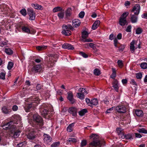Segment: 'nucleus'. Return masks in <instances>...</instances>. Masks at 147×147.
Wrapping results in <instances>:
<instances>
[{"mask_svg": "<svg viewBox=\"0 0 147 147\" xmlns=\"http://www.w3.org/2000/svg\"><path fill=\"white\" fill-rule=\"evenodd\" d=\"M87 144V141L86 140H82L80 144L81 146L82 147L84 146Z\"/></svg>", "mask_w": 147, "mask_h": 147, "instance_id": "nucleus-44", "label": "nucleus"}, {"mask_svg": "<svg viewBox=\"0 0 147 147\" xmlns=\"http://www.w3.org/2000/svg\"><path fill=\"white\" fill-rule=\"evenodd\" d=\"M5 73L1 72L0 74V79L4 80L5 79Z\"/></svg>", "mask_w": 147, "mask_h": 147, "instance_id": "nucleus-55", "label": "nucleus"}, {"mask_svg": "<svg viewBox=\"0 0 147 147\" xmlns=\"http://www.w3.org/2000/svg\"><path fill=\"white\" fill-rule=\"evenodd\" d=\"M68 141L70 143H75L77 142V140L76 138H69Z\"/></svg>", "mask_w": 147, "mask_h": 147, "instance_id": "nucleus-40", "label": "nucleus"}, {"mask_svg": "<svg viewBox=\"0 0 147 147\" xmlns=\"http://www.w3.org/2000/svg\"><path fill=\"white\" fill-rule=\"evenodd\" d=\"M32 6L34 7L36 9L42 10L43 9L42 7L37 4H32Z\"/></svg>", "mask_w": 147, "mask_h": 147, "instance_id": "nucleus-34", "label": "nucleus"}, {"mask_svg": "<svg viewBox=\"0 0 147 147\" xmlns=\"http://www.w3.org/2000/svg\"><path fill=\"white\" fill-rule=\"evenodd\" d=\"M79 54L84 58H87L88 56V55L82 52H80Z\"/></svg>", "mask_w": 147, "mask_h": 147, "instance_id": "nucleus-57", "label": "nucleus"}, {"mask_svg": "<svg viewBox=\"0 0 147 147\" xmlns=\"http://www.w3.org/2000/svg\"><path fill=\"white\" fill-rule=\"evenodd\" d=\"M116 130L118 135L121 138V135L124 133L122 131L121 128H118L116 129Z\"/></svg>", "mask_w": 147, "mask_h": 147, "instance_id": "nucleus-38", "label": "nucleus"}, {"mask_svg": "<svg viewBox=\"0 0 147 147\" xmlns=\"http://www.w3.org/2000/svg\"><path fill=\"white\" fill-rule=\"evenodd\" d=\"M48 56L49 57H45V62L48 67H52L54 65L55 63L57 61L58 56L55 54H49Z\"/></svg>", "mask_w": 147, "mask_h": 147, "instance_id": "nucleus-3", "label": "nucleus"}, {"mask_svg": "<svg viewBox=\"0 0 147 147\" xmlns=\"http://www.w3.org/2000/svg\"><path fill=\"white\" fill-rule=\"evenodd\" d=\"M18 147H24L26 146V142H24L18 144Z\"/></svg>", "mask_w": 147, "mask_h": 147, "instance_id": "nucleus-53", "label": "nucleus"}, {"mask_svg": "<svg viewBox=\"0 0 147 147\" xmlns=\"http://www.w3.org/2000/svg\"><path fill=\"white\" fill-rule=\"evenodd\" d=\"M67 98L72 104L75 102V100L73 98V94L71 92L67 93Z\"/></svg>", "mask_w": 147, "mask_h": 147, "instance_id": "nucleus-14", "label": "nucleus"}, {"mask_svg": "<svg viewBox=\"0 0 147 147\" xmlns=\"http://www.w3.org/2000/svg\"><path fill=\"white\" fill-rule=\"evenodd\" d=\"M42 67L41 65H34L32 68V71L36 73L40 72L42 69Z\"/></svg>", "mask_w": 147, "mask_h": 147, "instance_id": "nucleus-12", "label": "nucleus"}, {"mask_svg": "<svg viewBox=\"0 0 147 147\" xmlns=\"http://www.w3.org/2000/svg\"><path fill=\"white\" fill-rule=\"evenodd\" d=\"M116 110L118 113H124L126 112V108L124 105H118L116 107Z\"/></svg>", "mask_w": 147, "mask_h": 147, "instance_id": "nucleus-10", "label": "nucleus"}, {"mask_svg": "<svg viewBox=\"0 0 147 147\" xmlns=\"http://www.w3.org/2000/svg\"><path fill=\"white\" fill-rule=\"evenodd\" d=\"M2 112L6 114H9L11 111V109H8L6 106H3L1 108Z\"/></svg>", "mask_w": 147, "mask_h": 147, "instance_id": "nucleus-20", "label": "nucleus"}, {"mask_svg": "<svg viewBox=\"0 0 147 147\" xmlns=\"http://www.w3.org/2000/svg\"><path fill=\"white\" fill-rule=\"evenodd\" d=\"M142 69H145L147 68V63L146 62L142 63L140 65Z\"/></svg>", "mask_w": 147, "mask_h": 147, "instance_id": "nucleus-42", "label": "nucleus"}, {"mask_svg": "<svg viewBox=\"0 0 147 147\" xmlns=\"http://www.w3.org/2000/svg\"><path fill=\"white\" fill-rule=\"evenodd\" d=\"M28 14L29 16V20H34L35 18V13L33 10L30 8L27 9Z\"/></svg>", "mask_w": 147, "mask_h": 147, "instance_id": "nucleus-9", "label": "nucleus"}, {"mask_svg": "<svg viewBox=\"0 0 147 147\" xmlns=\"http://www.w3.org/2000/svg\"><path fill=\"white\" fill-rule=\"evenodd\" d=\"M94 74L97 76H98L100 74V70L97 69H96L94 70Z\"/></svg>", "mask_w": 147, "mask_h": 147, "instance_id": "nucleus-43", "label": "nucleus"}, {"mask_svg": "<svg viewBox=\"0 0 147 147\" xmlns=\"http://www.w3.org/2000/svg\"><path fill=\"white\" fill-rule=\"evenodd\" d=\"M135 114L137 116L140 117H142L143 115L142 111L140 110H136L135 111Z\"/></svg>", "mask_w": 147, "mask_h": 147, "instance_id": "nucleus-27", "label": "nucleus"}, {"mask_svg": "<svg viewBox=\"0 0 147 147\" xmlns=\"http://www.w3.org/2000/svg\"><path fill=\"white\" fill-rule=\"evenodd\" d=\"M74 28L71 25H67V29L73 30Z\"/></svg>", "mask_w": 147, "mask_h": 147, "instance_id": "nucleus-63", "label": "nucleus"}, {"mask_svg": "<svg viewBox=\"0 0 147 147\" xmlns=\"http://www.w3.org/2000/svg\"><path fill=\"white\" fill-rule=\"evenodd\" d=\"M131 25H129L127 27L125 31L127 32H131Z\"/></svg>", "mask_w": 147, "mask_h": 147, "instance_id": "nucleus-60", "label": "nucleus"}, {"mask_svg": "<svg viewBox=\"0 0 147 147\" xmlns=\"http://www.w3.org/2000/svg\"><path fill=\"white\" fill-rule=\"evenodd\" d=\"M89 147L98 146L101 147L105 146V142L104 139H100L99 136L96 134H92L89 136Z\"/></svg>", "mask_w": 147, "mask_h": 147, "instance_id": "nucleus-1", "label": "nucleus"}, {"mask_svg": "<svg viewBox=\"0 0 147 147\" xmlns=\"http://www.w3.org/2000/svg\"><path fill=\"white\" fill-rule=\"evenodd\" d=\"M22 30L23 31H24V32L27 33L28 34H31V33L30 32V29L26 26H23L22 27Z\"/></svg>", "mask_w": 147, "mask_h": 147, "instance_id": "nucleus-32", "label": "nucleus"}, {"mask_svg": "<svg viewBox=\"0 0 147 147\" xmlns=\"http://www.w3.org/2000/svg\"><path fill=\"white\" fill-rule=\"evenodd\" d=\"M13 122L10 121L7 123H5L2 125L3 129L5 130H7L10 129V131L13 129V126H15V125H12Z\"/></svg>", "mask_w": 147, "mask_h": 147, "instance_id": "nucleus-8", "label": "nucleus"}, {"mask_svg": "<svg viewBox=\"0 0 147 147\" xmlns=\"http://www.w3.org/2000/svg\"><path fill=\"white\" fill-rule=\"evenodd\" d=\"M81 23L80 20L76 19L73 21L72 25L74 27H77L80 25Z\"/></svg>", "mask_w": 147, "mask_h": 147, "instance_id": "nucleus-22", "label": "nucleus"}, {"mask_svg": "<svg viewBox=\"0 0 147 147\" xmlns=\"http://www.w3.org/2000/svg\"><path fill=\"white\" fill-rule=\"evenodd\" d=\"M60 143L59 142H54L51 145V147H57V146H59L60 145Z\"/></svg>", "mask_w": 147, "mask_h": 147, "instance_id": "nucleus-46", "label": "nucleus"}, {"mask_svg": "<svg viewBox=\"0 0 147 147\" xmlns=\"http://www.w3.org/2000/svg\"><path fill=\"white\" fill-rule=\"evenodd\" d=\"M27 138L31 140H34L35 137V136L33 132H30L27 136Z\"/></svg>", "mask_w": 147, "mask_h": 147, "instance_id": "nucleus-29", "label": "nucleus"}, {"mask_svg": "<svg viewBox=\"0 0 147 147\" xmlns=\"http://www.w3.org/2000/svg\"><path fill=\"white\" fill-rule=\"evenodd\" d=\"M113 107H112L107 109L106 111V113L107 114L111 113V112L113 111Z\"/></svg>", "mask_w": 147, "mask_h": 147, "instance_id": "nucleus-61", "label": "nucleus"}, {"mask_svg": "<svg viewBox=\"0 0 147 147\" xmlns=\"http://www.w3.org/2000/svg\"><path fill=\"white\" fill-rule=\"evenodd\" d=\"M88 32L84 30L83 31L82 33V38L81 40L84 42H92V40L90 38L87 39L86 38L88 36Z\"/></svg>", "mask_w": 147, "mask_h": 147, "instance_id": "nucleus-7", "label": "nucleus"}, {"mask_svg": "<svg viewBox=\"0 0 147 147\" xmlns=\"http://www.w3.org/2000/svg\"><path fill=\"white\" fill-rule=\"evenodd\" d=\"M5 51L7 55H10L13 53V51L10 48H5Z\"/></svg>", "mask_w": 147, "mask_h": 147, "instance_id": "nucleus-36", "label": "nucleus"}, {"mask_svg": "<svg viewBox=\"0 0 147 147\" xmlns=\"http://www.w3.org/2000/svg\"><path fill=\"white\" fill-rule=\"evenodd\" d=\"M135 43V41L134 40H132L130 43V51L132 53L134 52L135 50V48L134 46Z\"/></svg>", "mask_w": 147, "mask_h": 147, "instance_id": "nucleus-26", "label": "nucleus"}, {"mask_svg": "<svg viewBox=\"0 0 147 147\" xmlns=\"http://www.w3.org/2000/svg\"><path fill=\"white\" fill-rule=\"evenodd\" d=\"M75 123H72L69 124L67 128V130L69 132H71L73 131V127Z\"/></svg>", "mask_w": 147, "mask_h": 147, "instance_id": "nucleus-31", "label": "nucleus"}, {"mask_svg": "<svg viewBox=\"0 0 147 147\" xmlns=\"http://www.w3.org/2000/svg\"><path fill=\"white\" fill-rule=\"evenodd\" d=\"M125 48V45H121L119 47V50L120 51H122L124 50Z\"/></svg>", "mask_w": 147, "mask_h": 147, "instance_id": "nucleus-56", "label": "nucleus"}, {"mask_svg": "<svg viewBox=\"0 0 147 147\" xmlns=\"http://www.w3.org/2000/svg\"><path fill=\"white\" fill-rule=\"evenodd\" d=\"M47 105L43 104L41 107L40 111L42 116L46 119H49L51 117V113L48 110Z\"/></svg>", "mask_w": 147, "mask_h": 147, "instance_id": "nucleus-4", "label": "nucleus"}, {"mask_svg": "<svg viewBox=\"0 0 147 147\" xmlns=\"http://www.w3.org/2000/svg\"><path fill=\"white\" fill-rule=\"evenodd\" d=\"M138 131L139 133L147 134V130L144 128H139Z\"/></svg>", "mask_w": 147, "mask_h": 147, "instance_id": "nucleus-41", "label": "nucleus"}, {"mask_svg": "<svg viewBox=\"0 0 147 147\" xmlns=\"http://www.w3.org/2000/svg\"><path fill=\"white\" fill-rule=\"evenodd\" d=\"M35 105L33 104H29L28 105H26L24 107V109L25 111L26 112H29L31 111L32 109V107L34 106Z\"/></svg>", "mask_w": 147, "mask_h": 147, "instance_id": "nucleus-23", "label": "nucleus"}, {"mask_svg": "<svg viewBox=\"0 0 147 147\" xmlns=\"http://www.w3.org/2000/svg\"><path fill=\"white\" fill-rule=\"evenodd\" d=\"M13 118L15 120L18 121L20 120V117L18 115H14L13 116Z\"/></svg>", "mask_w": 147, "mask_h": 147, "instance_id": "nucleus-54", "label": "nucleus"}, {"mask_svg": "<svg viewBox=\"0 0 147 147\" xmlns=\"http://www.w3.org/2000/svg\"><path fill=\"white\" fill-rule=\"evenodd\" d=\"M136 77L138 79H141L142 77V73L141 72H139L136 74Z\"/></svg>", "mask_w": 147, "mask_h": 147, "instance_id": "nucleus-50", "label": "nucleus"}, {"mask_svg": "<svg viewBox=\"0 0 147 147\" xmlns=\"http://www.w3.org/2000/svg\"><path fill=\"white\" fill-rule=\"evenodd\" d=\"M47 46H40L36 47V49L38 51H41L47 48Z\"/></svg>", "mask_w": 147, "mask_h": 147, "instance_id": "nucleus-39", "label": "nucleus"}, {"mask_svg": "<svg viewBox=\"0 0 147 147\" xmlns=\"http://www.w3.org/2000/svg\"><path fill=\"white\" fill-rule=\"evenodd\" d=\"M132 134L131 133H128L126 134H124L121 135V138L122 139L125 138L126 140H131L133 139Z\"/></svg>", "mask_w": 147, "mask_h": 147, "instance_id": "nucleus-16", "label": "nucleus"}, {"mask_svg": "<svg viewBox=\"0 0 147 147\" xmlns=\"http://www.w3.org/2000/svg\"><path fill=\"white\" fill-rule=\"evenodd\" d=\"M43 140L44 143L46 144H48L50 142L52 141V138L49 135L44 134L43 135Z\"/></svg>", "mask_w": 147, "mask_h": 147, "instance_id": "nucleus-13", "label": "nucleus"}, {"mask_svg": "<svg viewBox=\"0 0 147 147\" xmlns=\"http://www.w3.org/2000/svg\"><path fill=\"white\" fill-rule=\"evenodd\" d=\"M62 33L66 36H69L71 34V32L68 29L62 31Z\"/></svg>", "mask_w": 147, "mask_h": 147, "instance_id": "nucleus-30", "label": "nucleus"}, {"mask_svg": "<svg viewBox=\"0 0 147 147\" xmlns=\"http://www.w3.org/2000/svg\"><path fill=\"white\" fill-rule=\"evenodd\" d=\"M77 108L74 107L69 108L68 110L69 113L74 117L77 116Z\"/></svg>", "mask_w": 147, "mask_h": 147, "instance_id": "nucleus-15", "label": "nucleus"}, {"mask_svg": "<svg viewBox=\"0 0 147 147\" xmlns=\"http://www.w3.org/2000/svg\"><path fill=\"white\" fill-rule=\"evenodd\" d=\"M100 23V20H97L93 24L92 28L93 30H95L97 29Z\"/></svg>", "mask_w": 147, "mask_h": 147, "instance_id": "nucleus-25", "label": "nucleus"}, {"mask_svg": "<svg viewBox=\"0 0 147 147\" xmlns=\"http://www.w3.org/2000/svg\"><path fill=\"white\" fill-rule=\"evenodd\" d=\"M118 65L119 67H122L123 66V63L120 60H118L117 61Z\"/></svg>", "mask_w": 147, "mask_h": 147, "instance_id": "nucleus-58", "label": "nucleus"}, {"mask_svg": "<svg viewBox=\"0 0 147 147\" xmlns=\"http://www.w3.org/2000/svg\"><path fill=\"white\" fill-rule=\"evenodd\" d=\"M80 92H78L77 93V96L80 99L82 100L84 98V95H86L88 93L86 89L81 88L78 90Z\"/></svg>", "mask_w": 147, "mask_h": 147, "instance_id": "nucleus-6", "label": "nucleus"}, {"mask_svg": "<svg viewBox=\"0 0 147 147\" xmlns=\"http://www.w3.org/2000/svg\"><path fill=\"white\" fill-rule=\"evenodd\" d=\"M30 99L32 101L31 103L32 104H33L34 103H36L38 104L40 100L38 97L36 96L31 97L30 98Z\"/></svg>", "mask_w": 147, "mask_h": 147, "instance_id": "nucleus-21", "label": "nucleus"}, {"mask_svg": "<svg viewBox=\"0 0 147 147\" xmlns=\"http://www.w3.org/2000/svg\"><path fill=\"white\" fill-rule=\"evenodd\" d=\"M112 86L114 88L115 91L118 92L119 90V84L117 80H114L112 82Z\"/></svg>", "mask_w": 147, "mask_h": 147, "instance_id": "nucleus-17", "label": "nucleus"}, {"mask_svg": "<svg viewBox=\"0 0 147 147\" xmlns=\"http://www.w3.org/2000/svg\"><path fill=\"white\" fill-rule=\"evenodd\" d=\"M20 13L23 16H25L26 15V9L24 8L22 9L20 11Z\"/></svg>", "mask_w": 147, "mask_h": 147, "instance_id": "nucleus-51", "label": "nucleus"}, {"mask_svg": "<svg viewBox=\"0 0 147 147\" xmlns=\"http://www.w3.org/2000/svg\"><path fill=\"white\" fill-rule=\"evenodd\" d=\"M98 101L96 99L94 98L91 100L90 105H88L91 107H92V105H96L98 104Z\"/></svg>", "mask_w": 147, "mask_h": 147, "instance_id": "nucleus-33", "label": "nucleus"}, {"mask_svg": "<svg viewBox=\"0 0 147 147\" xmlns=\"http://www.w3.org/2000/svg\"><path fill=\"white\" fill-rule=\"evenodd\" d=\"M112 73L110 77L111 78L113 79L114 80H117L116 79H115L116 76V70L114 68H112Z\"/></svg>", "mask_w": 147, "mask_h": 147, "instance_id": "nucleus-28", "label": "nucleus"}, {"mask_svg": "<svg viewBox=\"0 0 147 147\" xmlns=\"http://www.w3.org/2000/svg\"><path fill=\"white\" fill-rule=\"evenodd\" d=\"M72 10L71 8H68L66 11L65 15L66 18L70 17L71 14Z\"/></svg>", "mask_w": 147, "mask_h": 147, "instance_id": "nucleus-35", "label": "nucleus"}, {"mask_svg": "<svg viewBox=\"0 0 147 147\" xmlns=\"http://www.w3.org/2000/svg\"><path fill=\"white\" fill-rule=\"evenodd\" d=\"M59 17V19H63L64 16V13L63 12H61L59 13H58L57 15Z\"/></svg>", "mask_w": 147, "mask_h": 147, "instance_id": "nucleus-48", "label": "nucleus"}, {"mask_svg": "<svg viewBox=\"0 0 147 147\" xmlns=\"http://www.w3.org/2000/svg\"><path fill=\"white\" fill-rule=\"evenodd\" d=\"M21 133L20 130L17 129V127L15 126L13 127V129L11 130L9 133L10 136L14 138H16L18 137Z\"/></svg>", "mask_w": 147, "mask_h": 147, "instance_id": "nucleus-5", "label": "nucleus"}, {"mask_svg": "<svg viewBox=\"0 0 147 147\" xmlns=\"http://www.w3.org/2000/svg\"><path fill=\"white\" fill-rule=\"evenodd\" d=\"M119 24L121 26H124L127 24L126 19L125 18H120L119 22Z\"/></svg>", "mask_w": 147, "mask_h": 147, "instance_id": "nucleus-24", "label": "nucleus"}, {"mask_svg": "<svg viewBox=\"0 0 147 147\" xmlns=\"http://www.w3.org/2000/svg\"><path fill=\"white\" fill-rule=\"evenodd\" d=\"M142 18L147 19V13H145L142 15Z\"/></svg>", "mask_w": 147, "mask_h": 147, "instance_id": "nucleus-64", "label": "nucleus"}, {"mask_svg": "<svg viewBox=\"0 0 147 147\" xmlns=\"http://www.w3.org/2000/svg\"><path fill=\"white\" fill-rule=\"evenodd\" d=\"M140 6L139 4H136L133 7L131 11L134 12L135 15H138L140 12Z\"/></svg>", "mask_w": 147, "mask_h": 147, "instance_id": "nucleus-11", "label": "nucleus"}, {"mask_svg": "<svg viewBox=\"0 0 147 147\" xmlns=\"http://www.w3.org/2000/svg\"><path fill=\"white\" fill-rule=\"evenodd\" d=\"M62 8L59 7H55L53 9V11L54 12H56L58 11H61L62 10Z\"/></svg>", "mask_w": 147, "mask_h": 147, "instance_id": "nucleus-45", "label": "nucleus"}, {"mask_svg": "<svg viewBox=\"0 0 147 147\" xmlns=\"http://www.w3.org/2000/svg\"><path fill=\"white\" fill-rule=\"evenodd\" d=\"M12 109L13 111H16L18 109V107L16 105H14L13 106Z\"/></svg>", "mask_w": 147, "mask_h": 147, "instance_id": "nucleus-62", "label": "nucleus"}, {"mask_svg": "<svg viewBox=\"0 0 147 147\" xmlns=\"http://www.w3.org/2000/svg\"><path fill=\"white\" fill-rule=\"evenodd\" d=\"M62 47L64 49H67L68 50H72L74 49V47L72 45L68 43H64L62 45Z\"/></svg>", "mask_w": 147, "mask_h": 147, "instance_id": "nucleus-18", "label": "nucleus"}, {"mask_svg": "<svg viewBox=\"0 0 147 147\" xmlns=\"http://www.w3.org/2000/svg\"><path fill=\"white\" fill-rule=\"evenodd\" d=\"M13 62H9L7 66V69L9 70L11 69V68L13 67Z\"/></svg>", "mask_w": 147, "mask_h": 147, "instance_id": "nucleus-47", "label": "nucleus"}, {"mask_svg": "<svg viewBox=\"0 0 147 147\" xmlns=\"http://www.w3.org/2000/svg\"><path fill=\"white\" fill-rule=\"evenodd\" d=\"M128 14V12H124L122 14L120 18H125V19H126V17Z\"/></svg>", "mask_w": 147, "mask_h": 147, "instance_id": "nucleus-52", "label": "nucleus"}, {"mask_svg": "<svg viewBox=\"0 0 147 147\" xmlns=\"http://www.w3.org/2000/svg\"><path fill=\"white\" fill-rule=\"evenodd\" d=\"M138 16L136 15H135L134 14H131L130 15V20L131 22L133 23H136L138 20Z\"/></svg>", "mask_w": 147, "mask_h": 147, "instance_id": "nucleus-19", "label": "nucleus"}, {"mask_svg": "<svg viewBox=\"0 0 147 147\" xmlns=\"http://www.w3.org/2000/svg\"><path fill=\"white\" fill-rule=\"evenodd\" d=\"M87 112V109H83L79 112V114L80 116H82L84 115V114Z\"/></svg>", "mask_w": 147, "mask_h": 147, "instance_id": "nucleus-37", "label": "nucleus"}, {"mask_svg": "<svg viewBox=\"0 0 147 147\" xmlns=\"http://www.w3.org/2000/svg\"><path fill=\"white\" fill-rule=\"evenodd\" d=\"M142 32V29L140 27L138 28L136 30V33L137 34H140Z\"/></svg>", "mask_w": 147, "mask_h": 147, "instance_id": "nucleus-49", "label": "nucleus"}, {"mask_svg": "<svg viewBox=\"0 0 147 147\" xmlns=\"http://www.w3.org/2000/svg\"><path fill=\"white\" fill-rule=\"evenodd\" d=\"M84 14L85 13L84 12L82 11L79 13V16L80 18H82L84 17Z\"/></svg>", "mask_w": 147, "mask_h": 147, "instance_id": "nucleus-59", "label": "nucleus"}, {"mask_svg": "<svg viewBox=\"0 0 147 147\" xmlns=\"http://www.w3.org/2000/svg\"><path fill=\"white\" fill-rule=\"evenodd\" d=\"M29 115L32 116V119H29L28 121L31 125L35 127L38 125L40 126L43 125V121L42 118L37 113L31 112Z\"/></svg>", "mask_w": 147, "mask_h": 147, "instance_id": "nucleus-2", "label": "nucleus"}]
</instances>
